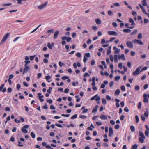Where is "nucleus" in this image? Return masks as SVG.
I'll return each instance as SVG.
<instances>
[{
  "mask_svg": "<svg viewBox=\"0 0 149 149\" xmlns=\"http://www.w3.org/2000/svg\"><path fill=\"white\" fill-rule=\"evenodd\" d=\"M113 4L114 6L117 7L119 6H120L119 3H114Z\"/></svg>",
  "mask_w": 149,
  "mask_h": 149,
  "instance_id": "obj_45",
  "label": "nucleus"
},
{
  "mask_svg": "<svg viewBox=\"0 0 149 149\" xmlns=\"http://www.w3.org/2000/svg\"><path fill=\"white\" fill-rule=\"evenodd\" d=\"M143 102L144 103H148V99L147 97V95L146 94H144L143 95Z\"/></svg>",
  "mask_w": 149,
  "mask_h": 149,
  "instance_id": "obj_10",
  "label": "nucleus"
},
{
  "mask_svg": "<svg viewBox=\"0 0 149 149\" xmlns=\"http://www.w3.org/2000/svg\"><path fill=\"white\" fill-rule=\"evenodd\" d=\"M137 30L136 29H135L134 31L130 33V35H134L136 34L137 32Z\"/></svg>",
  "mask_w": 149,
  "mask_h": 149,
  "instance_id": "obj_36",
  "label": "nucleus"
},
{
  "mask_svg": "<svg viewBox=\"0 0 149 149\" xmlns=\"http://www.w3.org/2000/svg\"><path fill=\"white\" fill-rule=\"evenodd\" d=\"M86 117V116L83 115H81L79 116V117L82 119H85Z\"/></svg>",
  "mask_w": 149,
  "mask_h": 149,
  "instance_id": "obj_41",
  "label": "nucleus"
},
{
  "mask_svg": "<svg viewBox=\"0 0 149 149\" xmlns=\"http://www.w3.org/2000/svg\"><path fill=\"white\" fill-rule=\"evenodd\" d=\"M118 58L119 60L122 59L123 60H125L124 55L123 54H122L121 55H118Z\"/></svg>",
  "mask_w": 149,
  "mask_h": 149,
  "instance_id": "obj_15",
  "label": "nucleus"
},
{
  "mask_svg": "<svg viewBox=\"0 0 149 149\" xmlns=\"http://www.w3.org/2000/svg\"><path fill=\"white\" fill-rule=\"evenodd\" d=\"M51 78V77L49 76H47L45 77V79L46 80L48 81L49 79H50ZM48 82H50V81H48Z\"/></svg>",
  "mask_w": 149,
  "mask_h": 149,
  "instance_id": "obj_33",
  "label": "nucleus"
},
{
  "mask_svg": "<svg viewBox=\"0 0 149 149\" xmlns=\"http://www.w3.org/2000/svg\"><path fill=\"white\" fill-rule=\"evenodd\" d=\"M118 67L120 69H121L122 68V63H120L118 64Z\"/></svg>",
  "mask_w": 149,
  "mask_h": 149,
  "instance_id": "obj_54",
  "label": "nucleus"
},
{
  "mask_svg": "<svg viewBox=\"0 0 149 149\" xmlns=\"http://www.w3.org/2000/svg\"><path fill=\"white\" fill-rule=\"evenodd\" d=\"M137 146L136 144L132 146L131 149H137Z\"/></svg>",
  "mask_w": 149,
  "mask_h": 149,
  "instance_id": "obj_29",
  "label": "nucleus"
},
{
  "mask_svg": "<svg viewBox=\"0 0 149 149\" xmlns=\"http://www.w3.org/2000/svg\"><path fill=\"white\" fill-rule=\"evenodd\" d=\"M10 141L12 142H14L15 141V138L13 136H11Z\"/></svg>",
  "mask_w": 149,
  "mask_h": 149,
  "instance_id": "obj_48",
  "label": "nucleus"
},
{
  "mask_svg": "<svg viewBox=\"0 0 149 149\" xmlns=\"http://www.w3.org/2000/svg\"><path fill=\"white\" fill-rule=\"evenodd\" d=\"M36 56V55H34L33 56H30V59L31 60H33L34 58Z\"/></svg>",
  "mask_w": 149,
  "mask_h": 149,
  "instance_id": "obj_59",
  "label": "nucleus"
},
{
  "mask_svg": "<svg viewBox=\"0 0 149 149\" xmlns=\"http://www.w3.org/2000/svg\"><path fill=\"white\" fill-rule=\"evenodd\" d=\"M120 92V91L119 89L116 90L115 93L114 94L115 95H118L119 94Z\"/></svg>",
  "mask_w": 149,
  "mask_h": 149,
  "instance_id": "obj_24",
  "label": "nucleus"
},
{
  "mask_svg": "<svg viewBox=\"0 0 149 149\" xmlns=\"http://www.w3.org/2000/svg\"><path fill=\"white\" fill-rule=\"evenodd\" d=\"M142 4L144 6H146L147 5L146 0H142Z\"/></svg>",
  "mask_w": 149,
  "mask_h": 149,
  "instance_id": "obj_21",
  "label": "nucleus"
},
{
  "mask_svg": "<svg viewBox=\"0 0 149 149\" xmlns=\"http://www.w3.org/2000/svg\"><path fill=\"white\" fill-rule=\"evenodd\" d=\"M115 39V38L114 37L111 38H110L109 40V42H112Z\"/></svg>",
  "mask_w": 149,
  "mask_h": 149,
  "instance_id": "obj_57",
  "label": "nucleus"
},
{
  "mask_svg": "<svg viewBox=\"0 0 149 149\" xmlns=\"http://www.w3.org/2000/svg\"><path fill=\"white\" fill-rule=\"evenodd\" d=\"M106 98L108 100H110L111 99V97L108 95L106 96Z\"/></svg>",
  "mask_w": 149,
  "mask_h": 149,
  "instance_id": "obj_55",
  "label": "nucleus"
},
{
  "mask_svg": "<svg viewBox=\"0 0 149 149\" xmlns=\"http://www.w3.org/2000/svg\"><path fill=\"white\" fill-rule=\"evenodd\" d=\"M145 138L142 137H140L139 139V141L141 143H143L144 142V139Z\"/></svg>",
  "mask_w": 149,
  "mask_h": 149,
  "instance_id": "obj_23",
  "label": "nucleus"
},
{
  "mask_svg": "<svg viewBox=\"0 0 149 149\" xmlns=\"http://www.w3.org/2000/svg\"><path fill=\"white\" fill-rule=\"evenodd\" d=\"M76 56L78 57H80L81 56V54L80 53H77L76 54Z\"/></svg>",
  "mask_w": 149,
  "mask_h": 149,
  "instance_id": "obj_47",
  "label": "nucleus"
},
{
  "mask_svg": "<svg viewBox=\"0 0 149 149\" xmlns=\"http://www.w3.org/2000/svg\"><path fill=\"white\" fill-rule=\"evenodd\" d=\"M68 78H69L68 77V76H63L62 78V79L63 80H65L66 79H68Z\"/></svg>",
  "mask_w": 149,
  "mask_h": 149,
  "instance_id": "obj_44",
  "label": "nucleus"
},
{
  "mask_svg": "<svg viewBox=\"0 0 149 149\" xmlns=\"http://www.w3.org/2000/svg\"><path fill=\"white\" fill-rule=\"evenodd\" d=\"M130 129L132 132H134L135 131V128L134 126L133 125L131 126L130 127Z\"/></svg>",
  "mask_w": 149,
  "mask_h": 149,
  "instance_id": "obj_27",
  "label": "nucleus"
},
{
  "mask_svg": "<svg viewBox=\"0 0 149 149\" xmlns=\"http://www.w3.org/2000/svg\"><path fill=\"white\" fill-rule=\"evenodd\" d=\"M141 67H142L141 66H139L137 68L136 70L133 72V75L134 76H136L140 74L141 72V70H140Z\"/></svg>",
  "mask_w": 149,
  "mask_h": 149,
  "instance_id": "obj_1",
  "label": "nucleus"
},
{
  "mask_svg": "<svg viewBox=\"0 0 149 149\" xmlns=\"http://www.w3.org/2000/svg\"><path fill=\"white\" fill-rule=\"evenodd\" d=\"M109 58L111 60V62H113L114 60L113 57L112 55H110L109 56Z\"/></svg>",
  "mask_w": 149,
  "mask_h": 149,
  "instance_id": "obj_37",
  "label": "nucleus"
},
{
  "mask_svg": "<svg viewBox=\"0 0 149 149\" xmlns=\"http://www.w3.org/2000/svg\"><path fill=\"white\" fill-rule=\"evenodd\" d=\"M144 115L145 116H146V117H147L148 116V111L145 112Z\"/></svg>",
  "mask_w": 149,
  "mask_h": 149,
  "instance_id": "obj_60",
  "label": "nucleus"
},
{
  "mask_svg": "<svg viewBox=\"0 0 149 149\" xmlns=\"http://www.w3.org/2000/svg\"><path fill=\"white\" fill-rule=\"evenodd\" d=\"M95 22L97 24H101V21L100 19H95Z\"/></svg>",
  "mask_w": 149,
  "mask_h": 149,
  "instance_id": "obj_22",
  "label": "nucleus"
},
{
  "mask_svg": "<svg viewBox=\"0 0 149 149\" xmlns=\"http://www.w3.org/2000/svg\"><path fill=\"white\" fill-rule=\"evenodd\" d=\"M135 54V52L133 51H132L131 52V55L132 56H134Z\"/></svg>",
  "mask_w": 149,
  "mask_h": 149,
  "instance_id": "obj_61",
  "label": "nucleus"
},
{
  "mask_svg": "<svg viewBox=\"0 0 149 149\" xmlns=\"http://www.w3.org/2000/svg\"><path fill=\"white\" fill-rule=\"evenodd\" d=\"M54 31L53 29H49L47 31L48 33H52L54 32Z\"/></svg>",
  "mask_w": 149,
  "mask_h": 149,
  "instance_id": "obj_39",
  "label": "nucleus"
},
{
  "mask_svg": "<svg viewBox=\"0 0 149 149\" xmlns=\"http://www.w3.org/2000/svg\"><path fill=\"white\" fill-rule=\"evenodd\" d=\"M30 69V67L29 66L26 67L24 68L23 71L22 73L23 74H24L25 73H27L28 71Z\"/></svg>",
  "mask_w": 149,
  "mask_h": 149,
  "instance_id": "obj_13",
  "label": "nucleus"
},
{
  "mask_svg": "<svg viewBox=\"0 0 149 149\" xmlns=\"http://www.w3.org/2000/svg\"><path fill=\"white\" fill-rule=\"evenodd\" d=\"M120 78V77L119 76H117L115 78V80L117 81L119 80Z\"/></svg>",
  "mask_w": 149,
  "mask_h": 149,
  "instance_id": "obj_31",
  "label": "nucleus"
},
{
  "mask_svg": "<svg viewBox=\"0 0 149 149\" xmlns=\"http://www.w3.org/2000/svg\"><path fill=\"white\" fill-rule=\"evenodd\" d=\"M141 102H139V104H138V108L139 109H140L141 108Z\"/></svg>",
  "mask_w": 149,
  "mask_h": 149,
  "instance_id": "obj_53",
  "label": "nucleus"
},
{
  "mask_svg": "<svg viewBox=\"0 0 149 149\" xmlns=\"http://www.w3.org/2000/svg\"><path fill=\"white\" fill-rule=\"evenodd\" d=\"M132 42L134 44L138 43L141 45H143V43L141 41L136 39L133 40H132Z\"/></svg>",
  "mask_w": 149,
  "mask_h": 149,
  "instance_id": "obj_5",
  "label": "nucleus"
},
{
  "mask_svg": "<svg viewBox=\"0 0 149 149\" xmlns=\"http://www.w3.org/2000/svg\"><path fill=\"white\" fill-rule=\"evenodd\" d=\"M52 89V87H49V89H48L47 90V92L49 93H51V91Z\"/></svg>",
  "mask_w": 149,
  "mask_h": 149,
  "instance_id": "obj_50",
  "label": "nucleus"
},
{
  "mask_svg": "<svg viewBox=\"0 0 149 149\" xmlns=\"http://www.w3.org/2000/svg\"><path fill=\"white\" fill-rule=\"evenodd\" d=\"M126 45L127 46L130 48H132L133 47L132 42L131 41H128L127 42Z\"/></svg>",
  "mask_w": 149,
  "mask_h": 149,
  "instance_id": "obj_9",
  "label": "nucleus"
},
{
  "mask_svg": "<svg viewBox=\"0 0 149 149\" xmlns=\"http://www.w3.org/2000/svg\"><path fill=\"white\" fill-rule=\"evenodd\" d=\"M145 128L146 129V130L145 131V134L146 136H148L149 132V128L147 125H145Z\"/></svg>",
  "mask_w": 149,
  "mask_h": 149,
  "instance_id": "obj_8",
  "label": "nucleus"
},
{
  "mask_svg": "<svg viewBox=\"0 0 149 149\" xmlns=\"http://www.w3.org/2000/svg\"><path fill=\"white\" fill-rule=\"evenodd\" d=\"M141 118L142 120L143 121H145V117L143 115H141Z\"/></svg>",
  "mask_w": 149,
  "mask_h": 149,
  "instance_id": "obj_58",
  "label": "nucleus"
},
{
  "mask_svg": "<svg viewBox=\"0 0 149 149\" xmlns=\"http://www.w3.org/2000/svg\"><path fill=\"white\" fill-rule=\"evenodd\" d=\"M107 33L108 34L110 35L117 36L118 35L117 32L113 31H109Z\"/></svg>",
  "mask_w": 149,
  "mask_h": 149,
  "instance_id": "obj_7",
  "label": "nucleus"
},
{
  "mask_svg": "<svg viewBox=\"0 0 149 149\" xmlns=\"http://www.w3.org/2000/svg\"><path fill=\"white\" fill-rule=\"evenodd\" d=\"M88 32L87 30H84L82 32V33L83 34H87L88 33Z\"/></svg>",
  "mask_w": 149,
  "mask_h": 149,
  "instance_id": "obj_62",
  "label": "nucleus"
},
{
  "mask_svg": "<svg viewBox=\"0 0 149 149\" xmlns=\"http://www.w3.org/2000/svg\"><path fill=\"white\" fill-rule=\"evenodd\" d=\"M47 2H46L44 3L41 5H39L38 6V8L40 10H42L47 5Z\"/></svg>",
  "mask_w": 149,
  "mask_h": 149,
  "instance_id": "obj_4",
  "label": "nucleus"
},
{
  "mask_svg": "<svg viewBox=\"0 0 149 149\" xmlns=\"http://www.w3.org/2000/svg\"><path fill=\"white\" fill-rule=\"evenodd\" d=\"M123 31L125 33L130 32L131 31V30L129 29H125L123 30Z\"/></svg>",
  "mask_w": 149,
  "mask_h": 149,
  "instance_id": "obj_26",
  "label": "nucleus"
},
{
  "mask_svg": "<svg viewBox=\"0 0 149 149\" xmlns=\"http://www.w3.org/2000/svg\"><path fill=\"white\" fill-rule=\"evenodd\" d=\"M71 40V38L70 37H68L67 38L66 41L68 42H69Z\"/></svg>",
  "mask_w": 149,
  "mask_h": 149,
  "instance_id": "obj_64",
  "label": "nucleus"
},
{
  "mask_svg": "<svg viewBox=\"0 0 149 149\" xmlns=\"http://www.w3.org/2000/svg\"><path fill=\"white\" fill-rule=\"evenodd\" d=\"M98 107V106H97V105L93 109V110L92 111V113H94L95 112H96L97 111V109Z\"/></svg>",
  "mask_w": 149,
  "mask_h": 149,
  "instance_id": "obj_28",
  "label": "nucleus"
},
{
  "mask_svg": "<svg viewBox=\"0 0 149 149\" xmlns=\"http://www.w3.org/2000/svg\"><path fill=\"white\" fill-rule=\"evenodd\" d=\"M122 91H125V86L123 85H122L120 87Z\"/></svg>",
  "mask_w": 149,
  "mask_h": 149,
  "instance_id": "obj_43",
  "label": "nucleus"
},
{
  "mask_svg": "<svg viewBox=\"0 0 149 149\" xmlns=\"http://www.w3.org/2000/svg\"><path fill=\"white\" fill-rule=\"evenodd\" d=\"M97 95H98L97 94V95H95V96L92 97L91 98V100H94L95 99V98L97 96Z\"/></svg>",
  "mask_w": 149,
  "mask_h": 149,
  "instance_id": "obj_51",
  "label": "nucleus"
},
{
  "mask_svg": "<svg viewBox=\"0 0 149 149\" xmlns=\"http://www.w3.org/2000/svg\"><path fill=\"white\" fill-rule=\"evenodd\" d=\"M142 38V35L141 33H139L138 36L137 38L138 39H141Z\"/></svg>",
  "mask_w": 149,
  "mask_h": 149,
  "instance_id": "obj_34",
  "label": "nucleus"
},
{
  "mask_svg": "<svg viewBox=\"0 0 149 149\" xmlns=\"http://www.w3.org/2000/svg\"><path fill=\"white\" fill-rule=\"evenodd\" d=\"M91 42V40L90 39H88L86 41V43L87 44H89Z\"/></svg>",
  "mask_w": 149,
  "mask_h": 149,
  "instance_id": "obj_63",
  "label": "nucleus"
},
{
  "mask_svg": "<svg viewBox=\"0 0 149 149\" xmlns=\"http://www.w3.org/2000/svg\"><path fill=\"white\" fill-rule=\"evenodd\" d=\"M139 134L140 137H142L143 138H145V137L144 136L143 133L141 131H139Z\"/></svg>",
  "mask_w": 149,
  "mask_h": 149,
  "instance_id": "obj_20",
  "label": "nucleus"
},
{
  "mask_svg": "<svg viewBox=\"0 0 149 149\" xmlns=\"http://www.w3.org/2000/svg\"><path fill=\"white\" fill-rule=\"evenodd\" d=\"M109 136L110 137H111L112 135L113 134V130L112 127H110L109 128Z\"/></svg>",
  "mask_w": 149,
  "mask_h": 149,
  "instance_id": "obj_14",
  "label": "nucleus"
},
{
  "mask_svg": "<svg viewBox=\"0 0 149 149\" xmlns=\"http://www.w3.org/2000/svg\"><path fill=\"white\" fill-rule=\"evenodd\" d=\"M108 14L109 16H111L113 15V12L111 10H109L108 11Z\"/></svg>",
  "mask_w": 149,
  "mask_h": 149,
  "instance_id": "obj_42",
  "label": "nucleus"
},
{
  "mask_svg": "<svg viewBox=\"0 0 149 149\" xmlns=\"http://www.w3.org/2000/svg\"><path fill=\"white\" fill-rule=\"evenodd\" d=\"M18 143H19L18 144L17 146H19V147H22L24 146V145H22V143L20 141H18Z\"/></svg>",
  "mask_w": 149,
  "mask_h": 149,
  "instance_id": "obj_46",
  "label": "nucleus"
},
{
  "mask_svg": "<svg viewBox=\"0 0 149 149\" xmlns=\"http://www.w3.org/2000/svg\"><path fill=\"white\" fill-rule=\"evenodd\" d=\"M78 84V82L77 81L76 82H73L72 83V85L74 86H75L76 84Z\"/></svg>",
  "mask_w": 149,
  "mask_h": 149,
  "instance_id": "obj_49",
  "label": "nucleus"
},
{
  "mask_svg": "<svg viewBox=\"0 0 149 149\" xmlns=\"http://www.w3.org/2000/svg\"><path fill=\"white\" fill-rule=\"evenodd\" d=\"M11 5V4L10 3H5L3 4V6H10Z\"/></svg>",
  "mask_w": 149,
  "mask_h": 149,
  "instance_id": "obj_52",
  "label": "nucleus"
},
{
  "mask_svg": "<svg viewBox=\"0 0 149 149\" xmlns=\"http://www.w3.org/2000/svg\"><path fill=\"white\" fill-rule=\"evenodd\" d=\"M29 127V126L28 125H25L21 129V130L24 133H27L28 132V131L26 129H28Z\"/></svg>",
  "mask_w": 149,
  "mask_h": 149,
  "instance_id": "obj_3",
  "label": "nucleus"
},
{
  "mask_svg": "<svg viewBox=\"0 0 149 149\" xmlns=\"http://www.w3.org/2000/svg\"><path fill=\"white\" fill-rule=\"evenodd\" d=\"M59 32L58 31H56L54 34V39H57L59 34Z\"/></svg>",
  "mask_w": 149,
  "mask_h": 149,
  "instance_id": "obj_12",
  "label": "nucleus"
},
{
  "mask_svg": "<svg viewBox=\"0 0 149 149\" xmlns=\"http://www.w3.org/2000/svg\"><path fill=\"white\" fill-rule=\"evenodd\" d=\"M129 24L128 23H126L125 24V26L128 28H129L130 29H132L134 27V26H132L130 27L129 26Z\"/></svg>",
  "mask_w": 149,
  "mask_h": 149,
  "instance_id": "obj_25",
  "label": "nucleus"
},
{
  "mask_svg": "<svg viewBox=\"0 0 149 149\" xmlns=\"http://www.w3.org/2000/svg\"><path fill=\"white\" fill-rule=\"evenodd\" d=\"M139 5L140 6L141 9L142 10L143 13L144 14H145V13H146V12L145 10L144 7L142 6V5L141 4H139Z\"/></svg>",
  "mask_w": 149,
  "mask_h": 149,
  "instance_id": "obj_18",
  "label": "nucleus"
},
{
  "mask_svg": "<svg viewBox=\"0 0 149 149\" xmlns=\"http://www.w3.org/2000/svg\"><path fill=\"white\" fill-rule=\"evenodd\" d=\"M135 119L136 120V123H137L139 121V119L138 116L137 115L135 116Z\"/></svg>",
  "mask_w": 149,
  "mask_h": 149,
  "instance_id": "obj_40",
  "label": "nucleus"
},
{
  "mask_svg": "<svg viewBox=\"0 0 149 149\" xmlns=\"http://www.w3.org/2000/svg\"><path fill=\"white\" fill-rule=\"evenodd\" d=\"M113 49L114 51L115 54H118L119 53L120 49L116 48V47H113Z\"/></svg>",
  "mask_w": 149,
  "mask_h": 149,
  "instance_id": "obj_16",
  "label": "nucleus"
},
{
  "mask_svg": "<svg viewBox=\"0 0 149 149\" xmlns=\"http://www.w3.org/2000/svg\"><path fill=\"white\" fill-rule=\"evenodd\" d=\"M47 47L49 48L50 49H52V45H51L50 42H49L48 43Z\"/></svg>",
  "mask_w": 149,
  "mask_h": 149,
  "instance_id": "obj_35",
  "label": "nucleus"
},
{
  "mask_svg": "<svg viewBox=\"0 0 149 149\" xmlns=\"http://www.w3.org/2000/svg\"><path fill=\"white\" fill-rule=\"evenodd\" d=\"M9 35H10V33H7L5 35V36H4L0 44H2L4 42L6 41V40L7 39V38H8Z\"/></svg>",
  "mask_w": 149,
  "mask_h": 149,
  "instance_id": "obj_2",
  "label": "nucleus"
},
{
  "mask_svg": "<svg viewBox=\"0 0 149 149\" xmlns=\"http://www.w3.org/2000/svg\"><path fill=\"white\" fill-rule=\"evenodd\" d=\"M102 103L104 104H106L107 103V101L104 98L102 99Z\"/></svg>",
  "mask_w": 149,
  "mask_h": 149,
  "instance_id": "obj_32",
  "label": "nucleus"
},
{
  "mask_svg": "<svg viewBox=\"0 0 149 149\" xmlns=\"http://www.w3.org/2000/svg\"><path fill=\"white\" fill-rule=\"evenodd\" d=\"M77 114L74 115L71 117V119H74L76 118L77 117Z\"/></svg>",
  "mask_w": 149,
  "mask_h": 149,
  "instance_id": "obj_38",
  "label": "nucleus"
},
{
  "mask_svg": "<svg viewBox=\"0 0 149 149\" xmlns=\"http://www.w3.org/2000/svg\"><path fill=\"white\" fill-rule=\"evenodd\" d=\"M4 86V84H3L1 85L0 87V91H2L3 93H5L6 92V88H4L3 89Z\"/></svg>",
  "mask_w": 149,
  "mask_h": 149,
  "instance_id": "obj_11",
  "label": "nucleus"
},
{
  "mask_svg": "<svg viewBox=\"0 0 149 149\" xmlns=\"http://www.w3.org/2000/svg\"><path fill=\"white\" fill-rule=\"evenodd\" d=\"M37 95L40 101L41 102H43L44 100V99H43L44 97V96L42 95V94L41 93H38Z\"/></svg>",
  "mask_w": 149,
  "mask_h": 149,
  "instance_id": "obj_6",
  "label": "nucleus"
},
{
  "mask_svg": "<svg viewBox=\"0 0 149 149\" xmlns=\"http://www.w3.org/2000/svg\"><path fill=\"white\" fill-rule=\"evenodd\" d=\"M124 111L127 112H128L129 111V110L127 107H125L124 109Z\"/></svg>",
  "mask_w": 149,
  "mask_h": 149,
  "instance_id": "obj_56",
  "label": "nucleus"
},
{
  "mask_svg": "<svg viewBox=\"0 0 149 149\" xmlns=\"http://www.w3.org/2000/svg\"><path fill=\"white\" fill-rule=\"evenodd\" d=\"M100 118L102 120H106L107 119L106 116L104 115H102L100 116Z\"/></svg>",
  "mask_w": 149,
  "mask_h": 149,
  "instance_id": "obj_19",
  "label": "nucleus"
},
{
  "mask_svg": "<svg viewBox=\"0 0 149 149\" xmlns=\"http://www.w3.org/2000/svg\"><path fill=\"white\" fill-rule=\"evenodd\" d=\"M129 22L130 23H131V25L132 26H134L135 25V24L134 22V20L132 18H130L129 19Z\"/></svg>",
  "mask_w": 149,
  "mask_h": 149,
  "instance_id": "obj_17",
  "label": "nucleus"
},
{
  "mask_svg": "<svg viewBox=\"0 0 149 149\" xmlns=\"http://www.w3.org/2000/svg\"><path fill=\"white\" fill-rule=\"evenodd\" d=\"M30 135L33 138H35L36 135L33 132H31L30 134Z\"/></svg>",
  "mask_w": 149,
  "mask_h": 149,
  "instance_id": "obj_30",
  "label": "nucleus"
}]
</instances>
